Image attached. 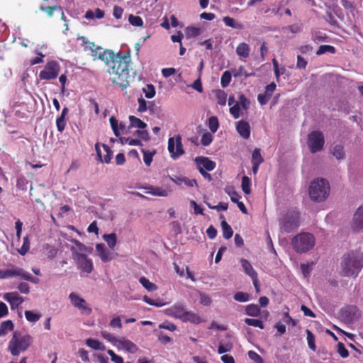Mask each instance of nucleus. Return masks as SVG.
<instances>
[{
	"label": "nucleus",
	"instance_id": "a878e982",
	"mask_svg": "<svg viewBox=\"0 0 363 363\" xmlns=\"http://www.w3.org/2000/svg\"><path fill=\"white\" fill-rule=\"evenodd\" d=\"M74 245L71 248L74 259L77 257V254H84V252L88 250V248L79 241L74 240Z\"/></svg>",
	"mask_w": 363,
	"mask_h": 363
},
{
	"label": "nucleus",
	"instance_id": "6ab92c4d",
	"mask_svg": "<svg viewBox=\"0 0 363 363\" xmlns=\"http://www.w3.org/2000/svg\"><path fill=\"white\" fill-rule=\"evenodd\" d=\"M276 87L275 83L272 82L266 86L264 94L258 95L257 100L261 105H265L269 101Z\"/></svg>",
	"mask_w": 363,
	"mask_h": 363
},
{
	"label": "nucleus",
	"instance_id": "e2e57ef3",
	"mask_svg": "<svg viewBox=\"0 0 363 363\" xmlns=\"http://www.w3.org/2000/svg\"><path fill=\"white\" fill-rule=\"evenodd\" d=\"M138 111L140 113H143L146 111H147V105L148 103L142 97L138 99Z\"/></svg>",
	"mask_w": 363,
	"mask_h": 363
},
{
	"label": "nucleus",
	"instance_id": "864d4df0",
	"mask_svg": "<svg viewBox=\"0 0 363 363\" xmlns=\"http://www.w3.org/2000/svg\"><path fill=\"white\" fill-rule=\"evenodd\" d=\"M143 91L145 93V97L147 99H152L155 95V89L152 84L146 85V86L143 89Z\"/></svg>",
	"mask_w": 363,
	"mask_h": 363
},
{
	"label": "nucleus",
	"instance_id": "72a5a7b5",
	"mask_svg": "<svg viewBox=\"0 0 363 363\" xmlns=\"http://www.w3.org/2000/svg\"><path fill=\"white\" fill-rule=\"evenodd\" d=\"M104 16V12L100 9H96L94 11L88 10L85 13L86 19H94V18L100 19Z\"/></svg>",
	"mask_w": 363,
	"mask_h": 363
},
{
	"label": "nucleus",
	"instance_id": "f8f14e48",
	"mask_svg": "<svg viewBox=\"0 0 363 363\" xmlns=\"http://www.w3.org/2000/svg\"><path fill=\"white\" fill-rule=\"evenodd\" d=\"M82 273L90 274L93 270V262L84 254H77L74 259Z\"/></svg>",
	"mask_w": 363,
	"mask_h": 363
},
{
	"label": "nucleus",
	"instance_id": "0eeeda50",
	"mask_svg": "<svg viewBox=\"0 0 363 363\" xmlns=\"http://www.w3.org/2000/svg\"><path fill=\"white\" fill-rule=\"evenodd\" d=\"M324 143V136L320 131H313L308 136V146L312 153L320 151L323 148Z\"/></svg>",
	"mask_w": 363,
	"mask_h": 363
},
{
	"label": "nucleus",
	"instance_id": "5701e85b",
	"mask_svg": "<svg viewBox=\"0 0 363 363\" xmlns=\"http://www.w3.org/2000/svg\"><path fill=\"white\" fill-rule=\"evenodd\" d=\"M21 268H13L6 270H0V279H9L13 277H20L21 275Z\"/></svg>",
	"mask_w": 363,
	"mask_h": 363
},
{
	"label": "nucleus",
	"instance_id": "4468645a",
	"mask_svg": "<svg viewBox=\"0 0 363 363\" xmlns=\"http://www.w3.org/2000/svg\"><path fill=\"white\" fill-rule=\"evenodd\" d=\"M186 309L182 303H175L165 310V313L169 315L182 320Z\"/></svg>",
	"mask_w": 363,
	"mask_h": 363
},
{
	"label": "nucleus",
	"instance_id": "f704fd0d",
	"mask_svg": "<svg viewBox=\"0 0 363 363\" xmlns=\"http://www.w3.org/2000/svg\"><path fill=\"white\" fill-rule=\"evenodd\" d=\"M141 285L148 291H154L157 289V286L152 282H150L149 279L143 277L139 279Z\"/></svg>",
	"mask_w": 363,
	"mask_h": 363
},
{
	"label": "nucleus",
	"instance_id": "7c9ffc66",
	"mask_svg": "<svg viewBox=\"0 0 363 363\" xmlns=\"http://www.w3.org/2000/svg\"><path fill=\"white\" fill-rule=\"evenodd\" d=\"M354 225L355 228L363 227V207H359L354 213Z\"/></svg>",
	"mask_w": 363,
	"mask_h": 363
},
{
	"label": "nucleus",
	"instance_id": "774afa93",
	"mask_svg": "<svg viewBox=\"0 0 363 363\" xmlns=\"http://www.w3.org/2000/svg\"><path fill=\"white\" fill-rule=\"evenodd\" d=\"M248 357L250 359L253 360L257 363H264L262 358L257 352L254 351L248 352Z\"/></svg>",
	"mask_w": 363,
	"mask_h": 363
},
{
	"label": "nucleus",
	"instance_id": "2f4dec72",
	"mask_svg": "<svg viewBox=\"0 0 363 363\" xmlns=\"http://www.w3.org/2000/svg\"><path fill=\"white\" fill-rule=\"evenodd\" d=\"M86 344L87 346H89V347H91L95 350L104 351L106 349L104 345L102 342H99L97 340H94V339H91V338L87 339L86 340Z\"/></svg>",
	"mask_w": 363,
	"mask_h": 363
},
{
	"label": "nucleus",
	"instance_id": "6e6d98bb",
	"mask_svg": "<svg viewBox=\"0 0 363 363\" xmlns=\"http://www.w3.org/2000/svg\"><path fill=\"white\" fill-rule=\"evenodd\" d=\"M21 278L34 284H38L39 282V279L38 278L33 277L29 272L25 271L23 269Z\"/></svg>",
	"mask_w": 363,
	"mask_h": 363
},
{
	"label": "nucleus",
	"instance_id": "58836bf2",
	"mask_svg": "<svg viewBox=\"0 0 363 363\" xmlns=\"http://www.w3.org/2000/svg\"><path fill=\"white\" fill-rule=\"evenodd\" d=\"M78 40L81 41L82 45L84 47L85 51L91 52L96 47L94 42H90L88 38L84 36L78 38Z\"/></svg>",
	"mask_w": 363,
	"mask_h": 363
},
{
	"label": "nucleus",
	"instance_id": "4c0bfd02",
	"mask_svg": "<svg viewBox=\"0 0 363 363\" xmlns=\"http://www.w3.org/2000/svg\"><path fill=\"white\" fill-rule=\"evenodd\" d=\"M39 9L40 11L45 12L49 17H52L53 16L54 11H62V7L57 5L52 6H40Z\"/></svg>",
	"mask_w": 363,
	"mask_h": 363
},
{
	"label": "nucleus",
	"instance_id": "4d7b16f0",
	"mask_svg": "<svg viewBox=\"0 0 363 363\" xmlns=\"http://www.w3.org/2000/svg\"><path fill=\"white\" fill-rule=\"evenodd\" d=\"M129 23L134 26H142L143 25V19L138 16L130 14L128 17Z\"/></svg>",
	"mask_w": 363,
	"mask_h": 363
},
{
	"label": "nucleus",
	"instance_id": "79ce46f5",
	"mask_svg": "<svg viewBox=\"0 0 363 363\" xmlns=\"http://www.w3.org/2000/svg\"><path fill=\"white\" fill-rule=\"evenodd\" d=\"M301 31V26L298 23H294L286 27L282 28L281 32L286 33L290 32L293 34L300 33Z\"/></svg>",
	"mask_w": 363,
	"mask_h": 363
},
{
	"label": "nucleus",
	"instance_id": "a211bd4d",
	"mask_svg": "<svg viewBox=\"0 0 363 363\" xmlns=\"http://www.w3.org/2000/svg\"><path fill=\"white\" fill-rule=\"evenodd\" d=\"M198 169L212 171L216 167V163L208 157H197L195 159Z\"/></svg>",
	"mask_w": 363,
	"mask_h": 363
},
{
	"label": "nucleus",
	"instance_id": "4be33fe9",
	"mask_svg": "<svg viewBox=\"0 0 363 363\" xmlns=\"http://www.w3.org/2000/svg\"><path fill=\"white\" fill-rule=\"evenodd\" d=\"M171 180L179 186L184 184L188 187L197 186V183L195 179H191L185 177H171Z\"/></svg>",
	"mask_w": 363,
	"mask_h": 363
},
{
	"label": "nucleus",
	"instance_id": "8fccbe9b",
	"mask_svg": "<svg viewBox=\"0 0 363 363\" xmlns=\"http://www.w3.org/2000/svg\"><path fill=\"white\" fill-rule=\"evenodd\" d=\"M219 127V123L217 117L211 116L208 119V128L211 131L214 133L217 131Z\"/></svg>",
	"mask_w": 363,
	"mask_h": 363
},
{
	"label": "nucleus",
	"instance_id": "cd10ccee",
	"mask_svg": "<svg viewBox=\"0 0 363 363\" xmlns=\"http://www.w3.org/2000/svg\"><path fill=\"white\" fill-rule=\"evenodd\" d=\"M250 46L245 43H240L236 48V54L243 58H247L250 55Z\"/></svg>",
	"mask_w": 363,
	"mask_h": 363
},
{
	"label": "nucleus",
	"instance_id": "f03ea898",
	"mask_svg": "<svg viewBox=\"0 0 363 363\" xmlns=\"http://www.w3.org/2000/svg\"><path fill=\"white\" fill-rule=\"evenodd\" d=\"M363 267V255L350 252L345 255L341 262V273L344 276H357Z\"/></svg>",
	"mask_w": 363,
	"mask_h": 363
},
{
	"label": "nucleus",
	"instance_id": "b1692460",
	"mask_svg": "<svg viewBox=\"0 0 363 363\" xmlns=\"http://www.w3.org/2000/svg\"><path fill=\"white\" fill-rule=\"evenodd\" d=\"M182 321L190 322L194 324H199L203 322V319L198 313L186 310Z\"/></svg>",
	"mask_w": 363,
	"mask_h": 363
},
{
	"label": "nucleus",
	"instance_id": "69168bd1",
	"mask_svg": "<svg viewBox=\"0 0 363 363\" xmlns=\"http://www.w3.org/2000/svg\"><path fill=\"white\" fill-rule=\"evenodd\" d=\"M134 135L145 141H147L149 140V133L146 130H144V129L137 130L134 133Z\"/></svg>",
	"mask_w": 363,
	"mask_h": 363
},
{
	"label": "nucleus",
	"instance_id": "dca6fc26",
	"mask_svg": "<svg viewBox=\"0 0 363 363\" xmlns=\"http://www.w3.org/2000/svg\"><path fill=\"white\" fill-rule=\"evenodd\" d=\"M3 298L5 301L9 303L11 309L17 308L24 301V298L16 291L6 293Z\"/></svg>",
	"mask_w": 363,
	"mask_h": 363
},
{
	"label": "nucleus",
	"instance_id": "a18cd8bd",
	"mask_svg": "<svg viewBox=\"0 0 363 363\" xmlns=\"http://www.w3.org/2000/svg\"><path fill=\"white\" fill-rule=\"evenodd\" d=\"M231 78L232 74L229 71H225L223 72L220 79V84L223 88H225L229 85L231 81Z\"/></svg>",
	"mask_w": 363,
	"mask_h": 363
},
{
	"label": "nucleus",
	"instance_id": "473e14b6",
	"mask_svg": "<svg viewBox=\"0 0 363 363\" xmlns=\"http://www.w3.org/2000/svg\"><path fill=\"white\" fill-rule=\"evenodd\" d=\"M102 238L111 249H113L116 247L117 242V236L116 233H112L110 234H104Z\"/></svg>",
	"mask_w": 363,
	"mask_h": 363
},
{
	"label": "nucleus",
	"instance_id": "6e6552de",
	"mask_svg": "<svg viewBox=\"0 0 363 363\" xmlns=\"http://www.w3.org/2000/svg\"><path fill=\"white\" fill-rule=\"evenodd\" d=\"M60 71V64L54 60L49 61L40 71L39 77L43 80H50L57 78Z\"/></svg>",
	"mask_w": 363,
	"mask_h": 363
},
{
	"label": "nucleus",
	"instance_id": "1a4fd4ad",
	"mask_svg": "<svg viewBox=\"0 0 363 363\" xmlns=\"http://www.w3.org/2000/svg\"><path fill=\"white\" fill-rule=\"evenodd\" d=\"M360 317L359 310L354 306H347L340 312V318L346 323H351L357 320Z\"/></svg>",
	"mask_w": 363,
	"mask_h": 363
},
{
	"label": "nucleus",
	"instance_id": "5fc2aeb1",
	"mask_svg": "<svg viewBox=\"0 0 363 363\" xmlns=\"http://www.w3.org/2000/svg\"><path fill=\"white\" fill-rule=\"evenodd\" d=\"M245 323L247 325H250V326L257 327V328H259L260 329L264 328L263 323L260 320H258V319L245 318Z\"/></svg>",
	"mask_w": 363,
	"mask_h": 363
},
{
	"label": "nucleus",
	"instance_id": "c03bdc74",
	"mask_svg": "<svg viewBox=\"0 0 363 363\" xmlns=\"http://www.w3.org/2000/svg\"><path fill=\"white\" fill-rule=\"evenodd\" d=\"M244 109L242 108V106L235 103L233 106L230 108V113L233 116L234 118L237 119L240 117L242 115V111Z\"/></svg>",
	"mask_w": 363,
	"mask_h": 363
},
{
	"label": "nucleus",
	"instance_id": "09e8293b",
	"mask_svg": "<svg viewBox=\"0 0 363 363\" xmlns=\"http://www.w3.org/2000/svg\"><path fill=\"white\" fill-rule=\"evenodd\" d=\"M325 52L335 53V48L333 46L328 45H320L318 50L316 51V55H321Z\"/></svg>",
	"mask_w": 363,
	"mask_h": 363
},
{
	"label": "nucleus",
	"instance_id": "338daca9",
	"mask_svg": "<svg viewBox=\"0 0 363 363\" xmlns=\"http://www.w3.org/2000/svg\"><path fill=\"white\" fill-rule=\"evenodd\" d=\"M337 352L342 358H346L349 356V352L345 348V345L342 342L337 344Z\"/></svg>",
	"mask_w": 363,
	"mask_h": 363
},
{
	"label": "nucleus",
	"instance_id": "aec40b11",
	"mask_svg": "<svg viewBox=\"0 0 363 363\" xmlns=\"http://www.w3.org/2000/svg\"><path fill=\"white\" fill-rule=\"evenodd\" d=\"M236 130L244 139L249 138L250 135V126L247 121H238L236 123Z\"/></svg>",
	"mask_w": 363,
	"mask_h": 363
},
{
	"label": "nucleus",
	"instance_id": "052dcab7",
	"mask_svg": "<svg viewBox=\"0 0 363 363\" xmlns=\"http://www.w3.org/2000/svg\"><path fill=\"white\" fill-rule=\"evenodd\" d=\"M30 249V241L28 236L23 238V243L19 250V253L22 255H26Z\"/></svg>",
	"mask_w": 363,
	"mask_h": 363
},
{
	"label": "nucleus",
	"instance_id": "20e7f679",
	"mask_svg": "<svg viewBox=\"0 0 363 363\" xmlns=\"http://www.w3.org/2000/svg\"><path fill=\"white\" fill-rule=\"evenodd\" d=\"M309 196L315 202L325 201L330 194L328 182L323 178H317L311 182L309 189Z\"/></svg>",
	"mask_w": 363,
	"mask_h": 363
},
{
	"label": "nucleus",
	"instance_id": "423d86ee",
	"mask_svg": "<svg viewBox=\"0 0 363 363\" xmlns=\"http://www.w3.org/2000/svg\"><path fill=\"white\" fill-rule=\"evenodd\" d=\"M299 212L295 210L289 211L279 219V226L281 231L291 233L299 226Z\"/></svg>",
	"mask_w": 363,
	"mask_h": 363
},
{
	"label": "nucleus",
	"instance_id": "f3484780",
	"mask_svg": "<svg viewBox=\"0 0 363 363\" xmlns=\"http://www.w3.org/2000/svg\"><path fill=\"white\" fill-rule=\"evenodd\" d=\"M109 122L114 135L116 137H118L121 134H125L128 132H130V129H128V127H126V125L123 123H120V124H118V120L113 116H111L109 118Z\"/></svg>",
	"mask_w": 363,
	"mask_h": 363
},
{
	"label": "nucleus",
	"instance_id": "680f3d73",
	"mask_svg": "<svg viewBox=\"0 0 363 363\" xmlns=\"http://www.w3.org/2000/svg\"><path fill=\"white\" fill-rule=\"evenodd\" d=\"M213 140V135L211 133L207 132L202 135L201 143L203 146L209 145Z\"/></svg>",
	"mask_w": 363,
	"mask_h": 363
},
{
	"label": "nucleus",
	"instance_id": "39448f33",
	"mask_svg": "<svg viewBox=\"0 0 363 363\" xmlns=\"http://www.w3.org/2000/svg\"><path fill=\"white\" fill-rule=\"evenodd\" d=\"M315 238L309 233H301L296 235L292 240V246L298 253H305L314 247Z\"/></svg>",
	"mask_w": 363,
	"mask_h": 363
},
{
	"label": "nucleus",
	"instance_id": "ddd939ff",
	"mask_svg": "<svg viewBox=\"0 0 363 363\" xmlns=\"http://www.w3.org/2000/svg\"><path fill=\"white\" fill-rule=\"evenodd\" d=\"M100 144L96 143L95 144V150L96 151L97 157L101 162L108 164L111 162L113 157V152L110 147L105 144H102L103 151L100 148Z\"/></svg>",
	"mask_w": 363,
	"mask_h": 363
},
{
	"label": "nucleus",
	"instance_id": "9b49d317",
	"mask_svg": "<svg viewBox=\"0 0 363 363\" xmlns=\"http://www.w3.org/2000/svg\"><path fill=\"white\" fill-rule=\"evenodd\" d=\"M69 298L72 305L79 309L82 313L89 315L91 313V308L88 306L86 301L77 293H70Z\"/></svg>",
	"mask_w": 363,
	"mask_h": 363
},
{
	"label": "nucleus",
	"instance_id": "c85d7f7f",
	"mask_svg": "<svg viewBox=\"0 0 363 363\" xmlns=\"http://www.w3.org/2000/svg\"><path fill=\"white\" fill-rule=\"evenodd\" d=\"M147 189V193L150 194L153 196H167L169 191L160 187L149 186L146 188Z\"/></svg>",
	"mask_w": 363,
	"mask_h": 363
},
{
	"label": "nucleus",
	"instance_id": "603ef678",
	"mask_svg": "<svg viewBox=\"0 0 363 363\" xmlns=\"http://www.w3.org/2000/svg\"><path fill=\"white\" fill-rule=\"evenodd\" d=\"M263 162V158L260 153V150L256 148L252 155V163H256V164H260Z\"/></svg>",
	"mask_w": 363,
	"mask_h": 363
},
{
	"label": "nucleus",
	"instance_id": "f257e3e1",
	"mask_svg": "<svg viewBox=\"0 0 363 363\" xmlns=\"http://www.w3.org/2000/svg\"><path fill=\"white\" fill-rule=\"evenodd\" d=\"M94 60L99 59L107 66V72L111 75V80L123 89L129 86V55H122L120 52L115 53L111 50H102L96 46L91 51Z\"/></svg>",
	"mask_w": 363,
	"mask_h": 363
},
{
	"label": "nucleus",
	"instance_id": "9d476101",
	"mask_svg": "<svg viewBox=\"0 0 363 363\" xmlns=\"http://www.w3.org/2000/svg\"><path fill=\"white\" fill-rule=\"evenodd\" d=\"M168 150L171 155V157L174 160L179 158L184 153L180 135L169 138Z\"/></svg>",
	"mask_w": 363,
	"mask_h": 363
},
{
	"label": "nucleus",
	"instance_id": "0e129e2a",
	"mask_svg": "<svg viewBox=\"0 0 363 363\" xmlns=\"http://www.w3.org/2000/svg\"><path fill=\"white\" fill-rule=\"evenodd\" d=\"M234 299L239 302H247L249 301V294L245 292H238L234 295Z\"/></svg>",
	"mask_w": 363,
	"mask_h": 363
},
{
	"label": "nucleus",
	"instance_id": "393cba45",
	"mask_svg": "<svg viewBox=\"0 0 363 363\" xmlns=\"http://www.w3.org/2000/svg\"><path fill=\"white\" fill-rule=\"evenodd\" d=\"M240 263L244 272L251 278L257 276V272L254 270L252 264L249 262L248 260L242 258L240 259Z\"/></svg>",
	"mask_w": 363,
	"mask_h": 363
},
{
	"label": "nucleus",
	"instance_id": "13d9d810",
	"mask_svg": "<svg viewBox=\"0 0 363 363\" xmlns=\"http://www.w3.org/2000/svg\"><path fill=\"white\" fill-rule=\"evenodd\" d=\"M254 74H255L254 73L247 72L243 66H240L238 69H235L233 71V76L235 77H242V76L248 77L254 75Z\"/></svg>",
	"mask_w": 363,
	"mask_h": 363
},
{
	"label": "nucleus",
	"instance_id": "a19ab883",
	"mask_svg": "<svg viewBox=\"0 0 363 363\" xmlns=\"http://www.w3.org/2000/svg\"><path fill=\"white\" fill-rule=\"evenodd\" d=\"M246 314L250 316L257 317L260 313V310L257 305L250 304L245 308Z\"/></svg>",
	"mask_w": 363,
	"mask_h": 363
},
{
	"label": "nucleus",
	"instance_id": "49530a36",
	"mask_svg": "<svg viewBox=\"0 0 363 363\" xmlns=\"http://www.w3.org/2000/svg\"><path fill=\"white\" fill-rule=\"evenodd\" d=\"M25 316L28 321L31 323H35L40 318V314L35 313L32 311H26Z\"/></svg>",
	"mask_w": 363,
	"mask_h": 363
},
{
	"label": "nucleus",
	"instance_id": "7ed1b4c3",
	"mask_svg": "<svg viewBox=\"0 0 363 363\" xmlns=\"http://www.w3.org/2000/svg\"><path fill=\"white\" fill-rule=\"evenodd\" d=\"M33 341V338L31 335L14 332L9 342L8 350L12 355L18 356L31 345Z\"/></svg>",
	"mask_w": 363,
	"mask_h": 363
},
{
	"label": "nucleus",
	"instance_id": "37998d69",
	"mask_svg": "<svg viewBox=\"0 0 363 363\" xmlns=\"http://www.w3.org/2000/svg\"><path fill=\"white\" fill-rule=\"evenodd\" d=\"M250 186H251L250 179L247 176L242 177L241 186H242V189L245 194H250V192H251Z\"/></svg>",
	"mask_w": 363,
	"mask_h": 363
},
{
	"label": "nucleus",
	"instance_id": "bf43d9fd",
	"mask_svg": "<svg viewBox=\"0 0 363 363\" xmlns=\"http://www.w3.org/2000/svg\"><path fill=\"white\" fill-rule=\"evenodd\" d=\"M101 335L104 339L112 343L114 346H116L119 339L114 336L113 334L108 333L107 331H102Z\"/></svg>",
	"mask_w": 363,
	"mask_h": 363
},
{
	"label": "nucleus",
	"instance_id": "3c124183",
	"mask_svg": "<svg viewBox=\"0 0 363 363\" xmlns=\"http://www.w3.org/2000/svg\"><path fill=\"white\" fill-rule=\"evenodd\" d=\"M306 334H307V342H308V345L309 348L311 350H312L313 351H315L316 346H315V336H314V335L309 330H306Z\"/></svg>",
	"mask_w": 363,
	"mask_h": 363
},
{
	"label": "nucleus",
	"instance_id": "ea45409f",
	"mask_svg": "<svg viewBox=\"0 0 363 363\" xmlns=\"http://www.w3.org/2000/svg\"><path fill=\"white\" fill-rule=\"evenodd\" d=\"M333 155L337 160H342L345 158V154L343 146L340 145H335L332 150Z\"/></svg>",
	"mask_w": 363,
	"mask_h": 363
},
{
	"label": "nucleus",
	"instance_id": "c9c22d12",
	"mask_svg": "<svg viewBox=\"0 0 363 363\" xmlns=\"http://www.w3.org/2000/svg\"><path fill=\"white\" fill-rule=\"evenodd\" d=\"M223 21L225 23V24L228 27L236 29L243 28V25L242 23L235 21L233 18H230L229 16L224 17L223 18Z\"/></svg>",
	"mask_w": 363,
	"mask_h": 363
},
{
	"label": "nucleus",
	"instance_id": "de8ad7c7",
	"mask_svg": "<svg viewBox=\"0 0 363 363\" xmlns=\"http://www.w3.org/2000/svg\"><path fill=\"white\" fill-rule=\"evenodd\" d=\"M142 152L143 153V161H144L145 164L147 167L150 166V164L152 162L153 156L155 154V151L149 152V151H147V150L143 149Z\"/></svg>",
	"mask_w": 363,
	"mask_h": 363
},
{
	"label": "nucleus",
	"instance_id": "c756f323",
	"mask_svg": "<svg viewBox=\"0 0 363 363\" xmlns=\"http://www.w3.org/2000/svg\"><path fill=\"white\" fill-rule=\"evenodd\" d=\"M13 330V324L11 320L3 321L0 325V337L6 335Z\"/></svg>",
	"mask_w": 363,
	"mask_h": 363
},
{
	"label": "nucleus",
	"instance_id": "e433bc0d",
	"mask_svg": "<svg viewBox=\"0 0 363 363\" xmlns=\"http://www.w3.org/2000/svg\"><path fill=\"white\" fill-rule=\"evenodd\" d=\"M221 227L223 237L225 239H230L233 234L232 228L228 224V223L225 220H222Z\"/></svg>",
	"mask_w": 363,
	"mask_h": 363
},
{
	"label": "nucleus",
	"instance_id": "bb28decb",
	"mask_svg": "<svg viewBox=\"0 0 363 363\" xmlns=\"http://www.w3.org/2000/svg\"><path fill=\"white\" fill-rule=\"evenodd\" d=\"M129 121L130 125L128 127V129H130L131 128L145 129L147 127V124L145 122L134 116H129Z\"/></svg>",
	"mask_w": 363,
	"mask_h": 363
},
{
	"label": "nucleus",
	"instance_id": "412c9836",
	"mask_svg": "<svg viewBox=\"0 0 363 363\" xmlns=\"http://www.w3.org/2000/svg\"><path fill=\"white\" fill-rule=\"evenodd\" d=\"M96 250L102 262H107L112 259L111 253L106 249L104 244H97Z\"/></svg>",
	"mask_w": 363,
	"mask_h": 363
},
{
	"label": "nucleus",
	"instance_id": "2eb2a0df",
	"mask_svg": "<svg viewBox=\"0 0 363 363\" xmlns=\"http://www.w3.org/2000/svg\"><path fill=\"white\" fill-rule=\"evenodd\" d=\"M115 347L131 354H134L138 350V346L134 342L124 337L119 338Z\"/></svg>",
	"mask_w": 363,
	"mask_h": 363
}]
</instances>
